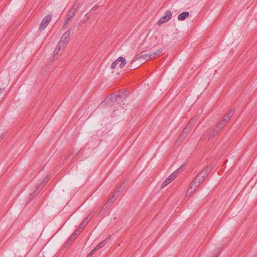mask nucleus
<instances>
[{"instance_id":"1","label":"nucleus","mask_w":257,"mask_h":257,"mask_svg":"<svg viewBox=\"0 0 257 257\" xmlns=\"http://www.w3.org/2000/svg\"><path fill=\"white\" fill-rule=\"evenodd\" d=\"M211 170V165L206 166L192 182L190 185V189H192L193 186H195V188L199 186L204 181L205 178L208 175Z\"/></svg>"},{"instance_id":"2","label":"nucleus","mask_w":257,"mask_h":257,"mask_svg":"<svg viewBox=\"0 0 257 257\" xmlns=\"http://www.w3.org/2000/svg\"><path fill=\"white\" fill-rule=\"evenodd\" d=\"M179 173V170H176L172 173L162 183L161 188H163L173 181Z\"/></svg>"},{"instance_id":"3","label":"nucleus","mask_w":257,"mask_h":257,"mask_svg":"<svg viewBox=\"0 0 257 257\" xmlns=\"http://www.w3.org/2000/svg\"><path fill=\"white\" fill-rule=\"evenodd\" d=\"M172 16V13L171 11L168 10L165 13L164 16L161 17L157 22L158 26H161L164 23L167 22L169 20H170Z\"/></svg>"},{"instance_id":"4","label":"nucleus","mask_w":257,"mask_h":257,"mask_svg":"<svg viewBox=\"0 0 257 257\" xmlns=\"http://www.w3.org/2000/svg\"><path fill=\"white\" fill-rule=\"evenodd\" d=\"M52 15L49 14L47 15L42 21L40 23L39 30L42 31L50 23L51 20L52 19Z\"/></svg>"},{"instance_id":"5","label":"nucleus","mask_w":257,"mask_h":257,"mask_svg":"<svg viewBox=\"0 0 257 257\" xmlns=\"http://www.w3.org/2000/svg\"><path fill=\"white\" fill-rule=\"evenodd\" d=\"M120 62V64L119 65V67L120 68H122L126 64V61L125 58H124L123 57H119L116 60H115L111 64V68L113 69H114L116 65H117L118 63Z\"/></svg>"},{"instance_id":"6","label":"nucleus","mask_w":257,"mask_h":257,"mask_svg":"<svg viewBox=\"0 0 257 257\" xmlns=\"http://www.w3.org/2000/svg\"><path fill=\"white\" fill-rule=\"evenodd\" d=\"M78 9V4L75 3L72 8L69 10L66 16V18L68 20H71L73 18L76 13L77 12Z\"/></svg>"},{"instance_id":"7","label":"nucleus","mask_w":257,"mask_h":257,"mask_svg":"<svg viewBox=\"0 0 257 257\" xmlns=\"http://www.w3.org/2000/svg\"><path fill=\"white\" fill-rule=\"evenodd\" d=\"M71 33V29H69L67 31H66L61 37L60 41V45L61 43L63 45L66 44L70 40V36Z\"/></svg>"},{"instance_id":"8","label":"nucleus","mask_w":257,"mask_h":257,"mask_svg":"<svg viewBox=\"0 0 257 257\" xmlns=\"http://www.w3.org/2000/svg\"><path fill=\"white\" fill-rule=\"evenodd\" d=\"M129 92L127 90L119 91L118 94L114 96L115 101L125 99L129 95Z\"/></svg>"},{"instance_id":"9","label":"nucleus","mask_w":257,"mask_h":257,"mask_svg":"<svg viewBox=\"0 0 257 257\" xmlns=\"http://www.w3.org/2000/svg\"><path fill=\"white\" fill-rule=\"evenodd\" d=\"M45 185V183L43 182V183L37 185L36 189L33 192V193H30V194L32 198L36 196L40 192V191L42 189Z\"/></svg>"},{"instance_id":"10","label":"nucleus","mask_w":257,"mask_h":257,"mask_svg":"<svg viewBox=\"0 0 257 257\" xmlns=\"http://www.w3.org/2000/svg\"><path fill=\"white\" fill-rule=\"evenodd\" d=\"M45 185V183L43 182V183L37 185L36 189L33 192V193H30V194L32 198L36 196L40 192V191L42 189Z\"/></svg>"},{"instance_id":"11","label":"nucleus","mask_w":257,"mask_h":257,"mask_svg":"<svg viewBox=\"0 0 257 257\" xmlns=\"http://www.w3.org/2000/svg\"><path fill=\"white\" fill-rule=\"evenodd\" d=\"M189 13L188 12H183L179 14L178 16V19L179 21H183L186 18H187L189 16Z\"/></svg>"},{"instance_id":"12","label":"nucleus","mask_w":257,"mask_h":257,"mask_svg":"<svg viewBox=\"0 0 257 257\" xmlns=\"http://www.w3.org/2000/svg\"><path fill=\"white\" fill-rule=\"evenodd\" d=\"M125 182H122L119 187L114 191V194H115L117 197L118 196V194H116V193H119L121 192L125 188Z\"/></svg>"},{"instance_id":"13","label":"nucleus","mask_w":257,"mask_h":257,"mask_svg":"<svg viewBox=\"0 0 257 257\" xmlns=\"http://www.w3.org/2000/svg\"><path fill=\"white\" fill-rule=\"evenodd\" d=\"M140 59H143L144 60H150V57H149V55L148 54H145L144 55L140 56L139 57L137 58L136 59L134 58L132 60V62H134L137 60H140Z\"/></svg>"},{"instance_id":"14","label":"nucleus","mask_w":257,"mask_h":257,"mask_svg":"<svg viewBox=\"0 0 257 257\" xmlns=\"http://www.w3.org/2000/svg\"><path fill=\"white\" fill-rule=\"evenodd\" d=\"M76 237L74 236L72 234L68 238L66 242L65 243V246H67L69 245L72 242H73L75 239Z\"/></svg>"},{"instance_id":"15","label":"nucleus","mask_w":257,"mask_h":257,"mask_svg":"<svg viewBox=\"0 0 257 257\" xmlns=\"http://www.w3.org/2000/svg\"><path fill=\"white\" fill-rule=\"evenodd\" d=\"M220 130L216 126L215 127V128H213L212 132L210 133V134L209 135V139H210L213 138L214 136L216 135L219 132Z\"/></svg>"},{"instance_id":"16","label":"nucleus","mask_w":257,"mask_h":257,"mask_svg":"<svg viewBox=\"0 0 257 257\" xmlns=\"http://www.w3.org/2000/svg\"><path fill=\"white\" fill-rule=\"evenodd\" d=\"M226 122H224L223 120L221 118L218 123L216 124V126L218 127L219 129L221 130L223 128L225 125L226 124Z\"/></svg>"},{"instance_id":"17","label":"nucleus","mask_w":257,"mask_h":257,"mask_svg":"<svg viewBox=\"0 0 257 257\" xmlns=\"http://www.w3.org/2000/svg\"><path fill=\"white\" fill-rule=\"evenodd\" d=\"M115 194H114L112 195L107 201L106 203H108V204H109L110 205L111 204L113 203L114 201L116 200L117 198V196L115 197Z\"/></svg>"},{"instance_id":"18","label":"nucleus","mask_w":257,"mask_h":257,"mask_svg":"<svg viewBox=\"0 0 257 257\" xmlns=\"http://www.w3.org/2000/svg\"><path fill=\"white\" fill-rule=\"evenodd\" d=\"M89 222V220L85 217L79 225L80 228H83Z\"/></svg>"},{"instance_id":"19","label":"nucleus","mask_w":257,"mask_h":257,"mask_svg":"<svg viewBox=\"0 0 257 257\" xmlns=\"http://www.w3.org/2000/svg\"><path fill=\"white\" fill-rule=\"evenodd\" d=\"M62 47H63V46L60 45V43H59L57 47H56V48L55 49V50L54 51V56H53L54 58H55L58 54L61 48Z\"/></svg>"},{"instance_id":"20","label":"nucleus","mask_w":257,"mask_h":257,"mask_svg":"<svg viewBox=\"0 0 257 257\" xmlns=\"http://www.w3.org/2000/svg\"><path fill=\"white\" fill-rule=\"evenodd\" d=\"M197 120H198V117L196 116L192 118H191V120L188 122V123L187 124L188 125H189L190 126H192L195 123V122L197 121Z\"/></svg>"},{"instance_id":"21","label":"nucleus","mask_w":257,"mask_h":257,"mask_svg":"<svg viewBox=\"0 0 257 257\" xmlns=\"http://www.w3.org/2000/svg\"><path fill=\"white\" fill-rule=\"evenodd\" d=\"M82 229V228H80V227L78 226V227L72 233L73 236L77 238L78 237V236L79 235V234H80Z\"/></svg>"},{"instance_id":"22","label":"nucleus","mask_w":257,"mask_h":257,"mask_svg":"<svg viewBox=\"0 0 257 257\" xmlns=\"http://www.w3.org/2000/svg\"><path fill=\"white\" fill-rule=\"evenodd\" d=\"M109 204H108V203H106L102 207V209L101 210H100L99 213L100 214H103L104 213V211L106 210H107L109 206Z\"/></svg>"},{"instance_id":"23","label":"nucleus","mask_w":257,"mask_h":257,"mask_svg":"<svg viewBox=\"0 0 257 257\" xmlns=\"http://www.w3.org/2000/svg\"><path fill=\"white\" fill-rule=\"evenodd\" d=\"M234 109H231L225 114L227 115L228 117H229L230 118H231V117L233 116V114L234 113Z\"/></svg>"},{"instance_id":"24","label":"nucleus","mask_w":257,"mask_h":257,"mask_svg":"<svg viewBox=\"0 0 257 257\" xmlns=\"http://www.w3.org/2000/svg\"><path fill=\"white\" fill-rule=\"evenodd\" d=\"M191 126L188 125V124L186 125V126L185 127L184 130L182 131L183 133L186 134L188 133L189 131H190V127Z\"/></svg>"},{"instance_id":"25","label":"nucleus","mask_w":257,"mask_h":257,"mask_svg":"<svg viewBox=\"0 0 257 257\" xmlns=\"http://www.w3.org/2000/svg\"><path fill=\"white\" fill-rule=\"evenodd\" d=\"M161 52V51L159 50L158 52H155L154 53H152L151 54H149V57H150V59H152V58H154L156 54H160Z\"/></svg>"},{"instance_id":"26","label":"nucleus","mask_w":257,"mask_h":257,"mask_svg":"<svg viewBox=\"0 0 257 257\" xmlns=\"http://www.w3.org/2000/svg\"><path fill=\"white\" fill-rule=\"evenodd\" d=\"M184 134H185L184 133H183L182 132H181L177 139V141H180V142L183 141L184 140V138H185L184 136Z\"/></svg>"},{"instance_id":"27","label":"nucleus","mask_w":257,"mask_h":257,"mask_svg":"<svg viewBox=\"0 0 257 257\" xmlns=\"http://www.w3.org/2000/svg\"><path fill=\"white\" fill-rule=\"evenodd\" d=\"M222 119L223 120V121L224 122H226V123L227 122H228L229 121V120L230 119V118L229 117H228L227 115H226L225 114L224 115V116H223Z\"/></svg>"},{"instance_id":"28","label":"nucleus","mask_w":257,"mask_h":257,"mask_svg":"<svg viewBox=\"0 0 257 257\" xmlns=\"http://www.w3.org/2000/svg\"><path fill=\"white\" fill-rule=\"evenodd\" d=\"M106 242H107L106 239H104L99 243V246H100V247H102L103 246H104V245L106 243Z\"/></svg>"},{"instance_id":"29","label":"nucleus","mask_w":257,"mask_h":257,"mask_svg":"<svg viewBox=\"0 0 257 257\" xmlns=\"http://www.w3.org/2000/svg\"><path fill=\"white\" fill-rule=\"evenodd\" d=\"M93 215H94L93 212H91L90 213H89L88 214V215L86 217V218H88V219L90 221L93 217Z\"/></svg>"},{"instance_id":"30","label":"nucleus","mask_w":257,"mask_h":257,"mask_svg":"<svg viewBox=\"0 0 257 257\" xmlns=\"http://www.w3.org/2000/svg\"><path fill=\"white\" fill-rule=\"evenodd\" d=\"M95 251H96L93 248L92 250V251L88 253V254L87 255V257H89V256H91L92 254H93L94 253V252Z\"/></svg>"},{"instance_id":"31","label":"nucleus","mask_w":257,"mask_h":257,"mask_svg":"<svg viewBox=\"0 0 257 257\" xmlns=\"http://www.w3.org/2000/svg\"><path fill=\"white\" fill-rule=\"evenodd\" d=\"M98 8V6L96 5H95L91 9V10L90 11V12H91V11H94L95 10H96Z\"/></svg>"},{"instance_id":"32","label":"nucleus","mask_w":257,"mask_h":257,"mask_svg":"<svg viewBox=\"0 0 257 257\" xmlns=\"http://www.w3.org/2000/svg\"><path fill=\"white\" fill-rule=\"evenodd\" d=\"M70 21H71V20H68V18H66V21L65 22V25H68L70 23Z\"/></svg>"},{"instance_id":"33","label":"nucleus","mask_w":257,"mask_h":257,"mask_svg":"<svg viewBox=\"0 0 257 257\" xmlns=\"http://www.w3.org/2000/svg\"><path fill=\"white\" fill-rule=\"evenodd\" d=\"M185 166L184 165H182L180 168L179 169H178V170H179V171L180 170H184L185 169Z\"/></svg>"},{"instance_id":"34","label":"nucleus","mask_w":257,"mask_h":257,"mask_svg":"<svg viewBox=\"0 0 257 257\" xmlns=\"http://www.w3.org/2000/svg\"><path fill=\"white\" fill-rule=\"evenodd\" d=\"M67 27V25H65V24H64V25L62 26V29L63 30H65Z\"/></svg>"},{"instance_id":"35","label":"nucleus","mask_w":257,"mask_h":257,"mask_svg":"<svg viewBox=\"0 0 257 257\" xmlns=\"http://www.w3.org/2000/svg\"><path fill=\"white\" fill-rule=\"evenodd\" d=\"M94 249L96 251L99 249V248L96 246L94 248Z\"/></svg>"},{"instance_id":"36","label":"nucleus","mask_w":257,"mask_h":257,"mask_svg":"<svg viewBox=\"0 0 257 257\" xmlns=\"http://www.w3.org/2000/svg\"><path fill=\"white\" fill-rule=\"evenodd\" d=\"M4 89H0V93L1 92H3L4 91Z\"/></svg>"},{"instance_id":"37","label":"nucleus","mask_w":257,"mask_h":257,"mask_svg":"<svg viewBox=\"0 0 257 257\" xmlns=\"http://www.w3.org/2000/svg\"><path fill=\"white\" fill-rule=\"evenodd\" d=\"M96 246H97L99 249H100V248H101V247H100V246H99V244H97V245H96Z\"/></svg>"},{"instance_id":"38","label":"nucleus","mask_w":257,"mask_h":257,"mask_svg":"<svg viewBox=\"0 0 257 257\" xmlns=\"http://www.w3.org/2000/svg\"><path fill=\"white\" fill-rule=\"evenodd\" d=\"M110 236V235H108V236L105 239H106V240H107V239H109Z\"/></svg>"},{"instance_id":"39","label":"nucleus","mask_w":257,"mask_h":257,"mask_svg":"<svg viewBox=\"0 0 257 257\" xmlns=\"http://www.w3.org/2000/svg\"><path fill=\"white\" fill-rule=\"evenodd\" d=\"M115 100V98H114V99H112V100Z\"/></svg>"}]
</instances>
